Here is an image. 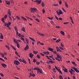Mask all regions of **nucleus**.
Here are the masks:
<instances>
[{"mask_svg": "<svg viewBox=\"0 0 79 79\" xmlns=\"http://www.w3.org/2000/svg\"><path fill=\"white\" fill-rule=\"evenodd\" d=\"M70 18L71 20V21L73 22V18H72V17H70Z\"/></svg>", "mask_w": 79, "mask_h": 79, "instance_id": "obj_62", "label": "nucleus"}, {"mask_svg": "<svg viewBox=\"0 0 79 79\" xmlns=\"http://www.w3.org/2000/svg\"><path fill=\"white\" fill-rule=\"evenodd\" d=\"M53 53L54 54H56V53H57V52H56V51H53Z\"/></svg>", "mask_w": 79, "mask_h": 79, "instance_id": "obj_56", "label": "nucleus"}, {"mask_svg": "<svg viewBox=\"0 0 79 79\" xmlns=\"http://www.w3.org/2000/svg\"><path fill=\"white\" fill-rule=\"evenodd\" d=\"M6 47L7 48H8V50H10V47H9L8 46V45H6Z\"/></svg>", "mask_w": 79, "mask_h": 79, "instance_id": "obj_36", "label": "nucleus"}, {"mask_svg": "<svg viewBox=\"0 0 79 79\" xmlns=\"http://www.w3.org/2000/svg\"><path fill=\"white\" fill-rule=\"evenodd\" d=\"M48 50H49V51H50L51 52H53V49L52 48H49L48 49Z\"/></svg>", "mask_w": 79, "mask_h": 79, "instance_id": "obj_14", "label": "nucleus"}, {"mask_svg": "<svg viewBox=\"0 0 79 79\" xmlns=\"http://www.w3.org/2000/svg\"><path fill=\"white\" fill-rule=\"evenodd\" d=\"M2 65L3 68H6L7 66L6 65V64H2Z\"/></svg>", "mask_w": 79, "mask_h": 79, "instance_id": "obj_16", "label": "nucleus"}, {"mask_svg": "<svg viewBox=\"0 0 79 79\" xmlns=\"http://www.w3.org/2000/svg\"><path fill=\"white\" fill-rule=\"evenodd\" d=\"M56 28H60V26H56Z\"/></svg>", "mask_w": 79, "mask_h": 79, "instance_id": "obj_50", "label": "nucleus"}, {"mask_svg": "<svg viewBox=\"0 0 79 79\" xmlns=\"http://www.w3.org/2000/svg\"><path fill=\"white\" fill-rule=\"evenodd\" d=\"M4 55H7L6 52H4Z\"/></svg>", "mask_w": 79, "mask_h": 79, "instance_id": "obj_61", "label": "nucleus"}, {"mask_svg": "<svg viewBox=\"0 0 79 79\" xmlns=\"http://www.w3.org/2000/svg\"><path fill=\"white\" fill-rule=\"evenodd\" d=\"M42 11L43 14H44V13H45V9H44Z\"/></svg>", "mask_w": 79, "mask_h": 79, "instance_id": "obj_41", "label": "nucleus"}, {"mask_svg": "<svg viewBox=\"0 0 79 79\" xmlns=\"http://www.w3.org/2000/svg\"><path fill=\"white\" fill-rule=\"evenodd\" d=\"M51 24H52V25H53V24H54V23L53 21H51Z\"/></svg>", "mask_w": 79, "mask_h": 79, "instance_id": "obj_55", "label": "nucleus"}, {"mask_svg": "<svg viewBox=\"0 0 79 79\" xmlns=\"http://www.w3.org/2000/svg\"><path fill=\"white\" fill-rule=\"evenodd\" d=\"M44 54H45V55H49L50 54V52H43Z\"/></svg>", "mask_w": 79, "mask_h": 79, "instance_id": "obj_7", "label": "nucleus"}, {"mask_svg": "<svg viewBox=\"0 0 79 79\" xmlns=\"http://www.w3.org/2000/svg\"><path fill=\"white\" fill-rule=\"evenodd\" d=\"M0 75H1V76L2 77H4V75H3V74L2 73H0Z\"/></svg>", "mask_w": 79, "mask_h": 79, "instance_id": "obj_43", "label": "nucleus"}, {"mask_svg": "<svg viewBox=\"0 0 79 79\" xmlns=\"http://www.w3.org/2000/svg\"><path fill=\"white\" fill-rule=\"evenodd\" d=\"M41 2L42 0H35V2H36V3H37V5H39L40 4V3H41Z\"/></svg>", "mask_w": 79, "mask_h": 79, "instance_id": "obj_6", "label": "nucleus"}, {"mask_svg": "<svg viewBox=\"0 0 79 79\" xmlns=\"http://www.w3.org/2000/svg\"><path fill=\"white\" fill-rule=\"evenodd\" d=\"M55 17L56 19H57V20H58V17H57V16H56V15H55Z\"/></svg>", "mask_w": 79, "mask_h": 79, "instance_id": "obj_52", "label": "nucleus"}, {"mask_svg": "<svg viewBox=\"0 0 79 79\" xmlns=\"http://www.w3.org/2000/svg\"><path fill=\"white\" fill-rule=\"evenodd\" d=\"M0 39H3V35L2 34V33H1Z\"/></svg>", "mask_w": 79, "mask_h": 79, "instance_id": "obj_26", "label": "nucleus"}, {"mask_svg": "<svg viewBox=\"0 0 79 79\" xmlns=\"http://www.w3.org/2000/svg\"><path fill=\"white\" fill-rule=\"evenodd\" d=\"M37 33H38V34H39L40 35H41V36H45V35H44L43 34L40 33L39 32H37Z\"/></svg>", "mask_w": 79, "mask_h": 79, "instance_id": "obj_15", "label": "nucleus"}, {"mask_svg": "<svg viewBox=\"0 0 79 79\" xmlns=\"http://www.w3.org/2000/svg\"><path fill=\"white\" fill-rule=\"evenodd\" d=\"M36 60H36L35 59H34L33 61L34 63H35V62H36Z\"/></svg>", "mask_w": 79, "mask_h": 79, "instance_id": "obj_45", "label": "nucleus"}, {"mask_svg": "<svg viewBox=\"0 0 79 79\" xmlns=\"http://www.w3.org/2000/svg\"><path fill=\"white\" fill-rule=\"evenodd\" d=\"M19 37H21V35L20 33H19V35H18Z\"/></svg>", "mask_w": 79, "mask_h": 79, "instance_id": "obj_63", "label": "nucleus"}, {"mask_svg": "<svg viewBox=\"0 0 79 79\" xmlns=\"http://www.w3.org/2000/svg\"><path fill=\"white\" fill-rule=\"evenodd\" d=\"M55 69H56V70H57V71L59 70V69H58V68H57V67H56V66H55Z\"/></svg>", "mask_w": 79, "mask_h": 79, "instance_id": "obj_53", "label": "nucleus"}, {"mask_svg": "<svg viewBox=\"0 0 79 79\" xmlns=\"http://www.w3.org/2000/svg\"><path fill=\"white\" fill-rule=\"evenodd\" d=\"M60 33H61V34H62L63 35H64V32L63 31H60Z\"/></svg>", "mask_w": 79, "mask_h": 79, "instance_id": "obj_21", "label": "nucleus"}, {"mask_svg": "<svg viewBox=\"0 0 79 79\" xmlns=\"http://www.w3.org/2000/svg\"><path fill=\"white\" fill-rule=\"evenodd\" d=\"M48 19H50V20H52V19H53V17H48Z\"/></svg>", "mask_w": 79, "mask_h": 79, "instance_id": "obj_34", "label": "nucleus"}, {"mask_svg": "<svg viewBox=\"0 0 79 79\" xmlns=\"http://www.w3.org/2000/svg\"><path fill=\"white\" fill-rule=\"evenodd\" d=\"M13 40H14V43H15V44H17V46L18 48H19V44L18 43V41L16 40V39H15L14 38L13 39Z\"/></svg>", "mask_w": 79, "mask_h": 79, "instance_id": "obj_3", "label": "nucleus"}, {"mask_svg": "<svg viewBox=\"0 0 79 79\" xmlns=\"http://www.w3.org/2000/svg\"><path fill=\"white\" fill-rule=\"evenodd\" d=\"M36 63L37 65H39L40 64V62H37Z\"/></svg>", "mask_w": 79, "mask_h": 79, "instance_id": "obj_49", "label": "nucleus"}, {"mask_svg": "<svg viewBox=\"0 0 79 79\" xmlns=\"http://www.w3.org/2000/svg\"><path fill=\"white\" fill-rule=\"evenodd\" d=\"M14 63L15 65H17V66L18 65V64H20V63H19V62L18 60H14Z\"/></svg>", "mask_w": 79, "mask_h": 79, "instance_id": "obj_4", "label": "nucleus"}, {"mask_svg": "<svg viewBox=\"0 0 79 79\" xmlns=\"http://www.w3.org/2000/svg\"><path fill=\"white\" fill-rule=\"evenodd\" d=\"M57 58H60V60L61 61V58H62V56H60V55H57Z\"/></svg>", "mask_w": 79, "mask_h": 79, "instance_id": "obj_10", "label": "nucleus"}, {"mask_svg": "<svg viewBox=\"0 0 79 79\" xmlns=\"http://www.w3.org/2000/svg\"><path fill=\"white\" fill-rule=\"evenodd\" d=\"M69 23V22H65L64 23V24H68Z\"/></svg>", "mask_w": 79, "mask_h": 79, "instance_id": "obj_51", "label": "nucleus"}, {"mask_svg": "<svg viewBox=\"0 0 79 79\" xmlns=\"http://www.w3.org/2000/svg\"><path fill=\"white\" fill-rule=\"evenodd\" d=\"M33 52L35 54H37L38 53V51H33Z\"/></svg>", "mask_w": 79, "mask_h": 79, "instance_id": "obj_27", "label": "nucleus"}, {"mask_svg": "<svg viewBox=\"0 0 79 79\" xmlns=\"http://www.w3.org/2000/svg\"><path fill=\"white\" fill-rule=\"evenodd\" d=\"M19 61H20L21 62H22L23 60H22V59H19Z\"/></svg>", "mask_w": 79, "mask_h": 79, "instance_id": "obj_59", "label": "nucleus"}, {"mask_svg": "<svg viewBox=\"0 0 79 79\" xmlns=\"http://www.w3.org/2000/svg\"><path fill=\"white\" fill-rule=\"evenodd\" d=\"M49 63H52V64L55 63V61H52V60H50L49 61Z\"/></svg>", "mask_w": 79, "mask_h": 79, "instance_id": "obj_31", "label": "nucleus"}, {"mask_svg": "<svg viewBox=\"0 0 79 79\" xmlns=\"http://www.w3.org/2000/svg\"><path fill=\"white\" fill-rule=\"evenodd\" d=\"M7 15H5L4 16V18L6 19V18H7Z\"/></svg>", "mask_w": 79, "mask_h": 79, "instance_id": "obj_64", "label": "nucleus"}, {"mask_svg": "<svg viewBox=\"0 0 79 79\" xmlns=\"http://www.w3.org/2000/svg\"><path fill=\"white\" fill-rule=\"evenodd\" d=\"M62 9L63 11H64V12H66V10H64V8H62Z\"/></svg>", "mask_w": 79, "mask_h": 79, "instance_id": "obj_48", "label": "nucleus"}, {"mask_svg": "<svg viewBox=\"0 0 79 79\" xmlns=\"http://www.w3.org/2000/svg\"><path fill=\"white\" fill-rule=\"evenodd\" d=\"M59 77L60 78V79H63V77L61 75H59Z\"/></svg>", "mask_w": 79, "mask_h": 79, "instance_id": "obj_30", "label": "nucleus"}, {"mask_svg": "<svg viewBox=\"0 0 79 79\" xmlns=\"http://www.w3.org/2000/svg\"><path fill=\"white\" fill-rule=\"evenodd\" d=\"M21 40H22L23 42L25 43V44H26V41H25V40H24V39L23 37H21L20 38Z\"/></svg>", "mask_w": 79, "mask_h": 79, "instance_id": "obj_13", "label": "nucleus"}, {"mask_svg": "<svg viewBox=\"0 0 79 79\" xmlns=\"http://www.w3.org/2000/svg\"><path fill=\"white\" fill-rule=\"evenodd\" d=\"M29 48V47L28 46V45H27L24 48L25 50H28Z\"/></svg>", "mask_w": 79, "mask_h": 79, "instance_id": "obj_9", "label": "nucleus"}, {"mask_svg": "<svg viewBox=\"0 0 79 79\" xmlns=\"http://www.w3.org/2000/svg\"><path fill=\"white\" fill-rule=\"evenodd\" d=\"M34 56V55L32 53H30L29 54V57L31 58H32V57Z\"/></svg>", "mask_w": 79, "mask_h": 79, "instance_id": "obj_11", "label": "nucleus"}, {"mask_svg": "<svg viewBox=\"0 0 79 79\" xmlns=\"http://www.w3.org/2000/svg\"><path fill=\"white\" fill-rule=\"evenodd\" d=\"M29 39H31V40H33V42H35V40H34V39L31 38V37H29Z\"/></svg>", "mask_w": 79, "mask_h": 79, "instance_id": "obj_20", "label": "nucleus"}, {"mask_svg": "<svg viewBox=\"0 0 79 79\" xmlns=\"http://www.w3.org/2000/svg\"><path fill=\"white\" fill-rule=\"evenodd\" d=\"M16 18L17 19V21H21V18L19 17L16 16Z\"/></svg>", "mask_w": 79, "mask_h": 79, "instance_id": "obj_12", "label": "nucleus"}, {"mask_svg": "<svg viewBox=\"0 0 79 79\" xmlns=\"http://www.w3.org/2000/svg\"><path fill=\"white\" fill-rule=\"evenodd\" d=\"M32 73H30V75L29 76V77H31V76H32Z\"/></svg>", "mask_w": 79, "mask_h": 79, "instance_id": "obj_57", "label": "nucleus"}, {"mask_svg": "<svg viewBox=\"0 0 79 79\" xmlns=\"http://www.w3.org/2000/svg\"><path fill=\"white\" fill-rule=\"evenodd\" d=\"M15 54L16 55H18V54H19L18 53V52H15Z\"/></svg>", "mask_w": 79, "mask_h": 79, "instance_id": "obj_60", "label": "nucleus"}, {"mask_svg": "<svg viewBox=\"0 0 79 79\" xmlns=\"http://www.w3.org/2000/svg\"><path fill=\"white\" fill-rule=\"evenodd\" d=\"M59 48L62 50H64V48H62L61 47H60Z\"/></svg>", "mask_w": 79, "mask_h": 79, "instance_id": "obj_33", "label": "nucleus"}, {"mask_svg": "<svg viewBox=\"0 0 79 79\" xmlns=\"http://www.w3.org/2000/svg\"><path fill=\"white\" fill-rule=\"evenodd\" d=\"M26 41L27 44H29V40H28V39H27V38L26 39Z\"/></svg>", "mask_w": 79, "mask_h": 79, "instance_id": "obj_28", "label": "nucleus"}, {"mask_svg": "<svg viewBox=\"0 0 79 79\" xmlns=\"http://www.w3.org/2000/svg\"><path fill=\"white\" fill-rule=\"evenodd\" d=\"M55 59L57 61H60V59H58V58L57 57H56Z\"/></svg>", "mask_w": 79, "mask_h": 79, "instance_id": "obj_32", "label": "nucleus"}, {"mask_svg": "<svg viewBox=\"0 0 79 79\" xmlns=\"http://www.w3.org/2000/svg\"><path fill=\"white\" fill-rule=\"evenodd\" d=\"M10 2L11 3H13V0H10Z\"/></svg>", "mask_w": 79, "mask_h": 79, "instance_id": "obj_58", "label": "nucleus"}, {"mask_svg": "<svg viewBox=\"0 0 79 79\" xmlns=\"http://www.w3.org/2000/svg\"><path fill=\"white\" fill-rule=\"evenodd\" d=\"M40 54L41 55H42V56H45V55L42 53H40Z\"/></svg>", "mask_w": 79, "mask_h": 79, "instance_id": "obj_47", "label": "nucleus"}, {"mask_svg": "<svg viewBox=\"0 0 79 79\" xmlns=\"http://www.w3.org/2000/svg\"><path fill=\"white\" fill-rule=\"evenodd\" d=\"M34 70H37V72H40V73L41 74H43V73L42 71V70L40 69L39 67H37L36 68H35L34 69Z\"/></svg>", "mask_w": 79, "mask_h": 79, "instance_id": "obj_1", "label": "nucleus"}, {"mask_svg": "<svg viewBox=\"0 0 79 79\" xmlns=\"http://www.w3.org/2000/svg\"><path fill=\"white\" fill-rule=\"evenodd\" d=\"M71 68L73 69H74L77 73H79V71L77 70V68H76L74 67H71Z\"/></svg>", "mask_w": 79, "mask_h": 79, "instance_id": "obj_5", "label": "nucleus"}, {"mask_svg": "<svg viewBox=\"0 0 79 79\" xmlns=\"http://www.w3.org/2000/svg\"><path fill=\"white\" fill-rule=\"evenodd\" d=\"M37 57L38 59H39V58H40V56L39 54H38L37 56Z\"/></svg>", "mask_w": 79, "mask_h": 79, "instance_id": "obj_25", "label": "nucleus"}, {"mask_svg": "<svg viewBox=\"0 0 79 79\" xmlns=\"http://www.w3.org/2000/svg\"><path fill=\"white\" fill-rule=\"evenodd\" d=\"M65 4L66 7H67V8H68V4L66 2H65Z\"/></svg>", "mask_w": 79, "mask_h": 79, "instance_id": "obj_29", "label": "nucleus"}, {"mask_svg": "<svg viewBox=\"0 0 79 79\" xmlns=\"http://www.w3.org/2000/svg\"><path fill=\"white\" fill-rule=\"evenodd\" d=\"M69 73H70L71 74H73V72H72V71H71V70H69Z\"/></svg>", "mask_w": 79, "mask_h": 79, "instance_id": "obj_42", "label": "nucleus"}, {"mask_svg": "<svg viewBox=\"0 0 79 79\" xmlns=\"http://www.w3.org/2000/svg\"><path fill=\"white\" fill-rule=\"evenodd\" d=\"M41 6H44V2H42L41 4Z\"/></svg>", "mask_w": 79, "mask_h": 79, "instance_id": "obj_44", "label": "nucleus"}, {"mask_svg": "<svg viewBox=\"0 0 79 79\" xmlns=\"http://www.w3.org/2000/svg\"><path fill=\"white\" fill-rule=\"evenodd\" d=\"M11 47H12V48H13L14 50H16V48H15V47H14L12 45H11Z\"/></svg>", "mask_w": 79, "mask_h": 79, "instance_id": "obj_35", "label": "nucleus"}, {"mask_svg": "<svg viewBox=\"0 0 79 79\" xmlns=\"http://www.w3.org/2000/svg\"><path fill=\"white\" fill-rule=\"evenodd\" d=\"M21 30L22 31H23L24 32L26 31L25 30V28H24V27H23Z\"/></svg>", "mask_w": 79, "mask_h": 79, "instance_id": "obj_22", "label": "nucleus"}, {"mask_svg": "<svg viewBox=\"0 0 79 79\" xmlns=\"http://www.w3.org/2000/svg\"><path fill=\"white\" fill-rule=\"evenodd\" d=\"M35 20H36V21H37V22H40V20H39V19H36Z\"/></svg>", "mask_w": 79, "mask_h": 79, "instance_id": "obj_46", "label": "nucleus"}, {"mask_svg": "<svg viewBox=\"0 0 79 79\" xmlns=\"http://www.w3.org/2000/svg\"><path fill=\"white\" fill-rule=\"evenodd\" d=\"M22 62H23L24 63H25V64L27 63L26 61V60H24V59H22Z\"/></svg>", "mask_w": 79, "mask_h": 79, "instance_id": "obj_17", "label": "nucleus"}, {"mask_svg": "<svg viewBox=\"0 0 79 79\" xmlns=\"http://www.w3.org/2000/svg\"><path fill=\"white\" fill-rule=\"evenodd\" d=\"M71 69V71L72 72H73L74 73H75V71L73 69Z\"/></svg>", "mask_w": 79, "mask_h": 79, "instance_id": "obj_40", "label": "nucleus"}, {"mask_svg": "<svg viewBox=\"0 0 79 79\" xmlns=\"http://www.w3.org/2000/svg\"><path fill=\"white\" fill-rule=\"evenodd\" d=\"M30 10H31V13H33L34 11H37V9L36 8L31 7L30 8Z\"/></svg>", "mask_w": 79, "mask_h": 79, "instance_id": "obj_2", "label": "nucleus"}, {"mask_svg": "<svg viewBox=\"0 0 79 79\" xmlns=\"http://www.w3.org/2000/svg\"><path fill=\"white\" fill-rule=\"evenodd\" d=\"M14 29H15L16 32L18 31V29L16 27H15Z\"/></svg>", "mask_w": 79, "mask_h": 79, "instance_id": "obj_38", "label": "nucleus"}, {"mask_svg": "<svg viewBox=\"0 0 79 79\" xmlns=\"http://www.w3.org/2000/svg\"><path fill=\"white\" fill-rule=\"evenodd\" d=\"M0 60H2V61H4V62H5V60L3 59V58H1V57H0Z\"/></svg>", "mask_w": 79, "mask_h": 79, "instance_id": "obj_37", "label": "nucleus"}, {"mask_svg": "<svg viewBox=\"0 0 79 79\" xmlns=\"http://www.w3.org/2000/svg\"><path fill=\"white\" fill-rule=\"evenodd\" d=\"M59 73L61 74H62V72H61V70H60V69H59L58 70H57Z\"/></svg>", "mask_w": 79, "mask_h": 79, "instance_id": "obj_24", "label": "nucleus"}, {"mask_svg": "<svg viewBox=\"0 0 79 79\" xmlns=\"http://www.w3.org/2000/svg\"><path fill=\"white\" fill-rule=\"evenodd\" d=\"M63 70L64 71V73H68V70L67 69L65 68L64 69H63Z\"/></svg>", "mask_w": 79, "mask_h": 79, "instance_id": "obj_19", "label": "nucleus"}, {"mask_svg": "<svg viewBox=\"0 0 79 79\" xmlns=\"http://www.w3.org/2000/svg\"><path fill=\"white\" fill-rule=\"evenodd\" d=\"M56 49L57 50V52H59V51L60 50V48H59L58 47H56Z\"/></svg>", "mask_w": 79, "mask_h": 79, "instance_id": "obj_23", "label": "nucleus"}, {"mask_svg": "<svg viewBox=\"0 0 79 79\" xmlns=\"http://www.w3.org/2000/svg\"><path fill=\"white\" fill-rule=\"evenodd\" d=\"M32 76L33 77H35V74L34 73H33L32 74Z\"/></svg>", "mask_w": 79, "mask_h": 79, "instance_id": "obj_54", "label": "nucleus"}, {"mask_svg": "<svg viewBox=\"0 0 79 79\" xmlns=\"http://www.w3.org/2000/svg\"><path fill=\"white\" fill-rule=\"evenodd\" d=\"M21 18L22 19H23V20H24V21H26V20H27V19L23 16L21 17Z\"/></svg>", "mask_w": 79, "mask_h": 79, "instance_id": "obj_18", "label": "nucleus"}, {"mask_svg": "<svg viewBox=\"0 0 79 79\" xmlns=\"http://www.w3.org/2000/svg\"><path fill=\"white\" fill-rule=\"evenodd\" d=\"M56 13L58 15H61V14H62V12L61 11H60L59 12L57 10Z\"/></svg>", "mask_w": 79, "mask_h": 79, "instance_id": "obj_8", "label": "nucleus"}, {"mask_svg": "<svg viewBox=\"0 0 79 79\" xmlns=\"http://www.w3.org/2000/svg\"><path fill=\"white\" fill-rule=\"evenodd\" d=\"M60 41H61V40H60V39L59 40H56V42H57V43H58V42H60Z\"/></svg>", "mask_w": 79, "mask_h": 79, "instance_id": "obj_39", "label": "nucleus"}]
</instances>
